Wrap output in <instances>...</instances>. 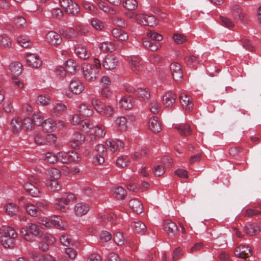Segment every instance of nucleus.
Masks as SVG:
<instances>
[{
  "label": "nucleus",
  "mask_w": 261,
  "mask_h": 261,
  "mask_svg": "<svg viewBox=\"0 0 261 261\" xmlns=\"http://www.w3.org/2000/svg\"><path fill=\"white\" fill-rule=\"evenodd\" d=\"M36 144L40 145L54 143L56 141V137L54 134H48L45 138L40 135L37 134L34 138Z\"/></svg>",
  "instance_id": "obj_7"
},
{
  "label": "nucleus",
  "mask_w": 261,
  "mask_h": 261,
  "mask_svg": "<svg viewBox=\"0 0 261 261\" xmlns=\"http://www.w3.org/2000/svg\"><path fill=\"white\" fill-rule=\"evenodd\" d=\"M41 125L43 129L46 132H54L56 128V123L51 118L43 121Z\"/></svg>",
  "instance_id": "obj_29"
},
{
  "label": "nucleus",
  "mask_w": 261,
  "mask_h": 261,
  "mask_svg": "<svg viewBox=\"0 0 261 261\" xmlns=\"http://www.w3.org/2000/svg\"><path fill=\"white\" fill-rule=\"evenodd\" d=\"M140 22L144 25L154 27L157 22L154 16L140 14L139 16Z\"/></svg>",
  "instance_id": "obj_16"
},
{
  "label": "nucleus",
  "mask_w": 261,
  "mask_h": 261,
  "mask_svg": "<svg viewBox=\"0 0 261 261\" xmlns=\"http://www.w3.org/2000/svg\"><path fill=\"white\" fill-rule=\"evenodd\" d=\"M4 234L6 236L10 237L11 238L15 239L17 237V233L11 227L8 226H4Z\"/></svg>",
  "instance_id": "obj_54"
},
{
  "label": "nucleus",
  "mask_w": 261,
  "mask_h": 261,
  "mask_svg": "<svg viewBox=\"0 0 261 261\" xmlns=\"http://www.w3.org/2000/svg\"><path fill=\"white\" fill-rule=\"evenodd\" d=\"M232 14L234 18L237 20L244 22L249 21L248 16L242 12L239 6L236 5L234 7Z\"/></svg>",
  "instance_id": "obj_17"
},
{
  "label": "nucleus",
  "mask_w": 261,
  "mask_h": 261,
  "mask_svg": "<svg viewBox=\"0 0 261 261\" xmlns=\"http://www.w3.org/2000/svg\"><path fill=\"white\" fill-rule=\"evenodd\" d=\"M40 237L42 238V240L47 243L50 245L54 244L56 242L55 238L50 233H45L42 234H41Z\"/></svg>",
  "instance_id": "obj_49"
},
{
  "label": "nucleus",
  "mask_w": 261,
  "mask_h": 261,
  "mask_svg": "<svg viewBox=\"0 0 261 261\" xmlns=\"http://www.w3.org/2000/svg\"><path fill=\"white\" fill-rule=\"evenodd\" d=\"M80 115L88 117L92 115L93 110L91 106L85 103H82L79 107Z\"/></svg>",
  "instance_id": "obj_23"
},
{
  "label": "nucleus",
  "mask_w": 261,
  "mask_h": 261,
  "mask_svg": "<svg viewBox=\"0 0 261 261\" xmlns=\"http://www.w3.org/2000/svg\"><path fill=\"white\" fill-rule=\"evenodd\" d=\"M37 101L42 106H46L50 103V99L48 96L40 95L38 97Z\"/></svg>",
  "instance_id": "obj_61"
},
{
  "label": "nucleus",
  "mask_w": 261,
  "mask_h": 261,
  "mask_svg": "<svg viewBox=\"0 0 261 261\" xmlns=\"http://www.w3.org/2000/svg\"><path fill=\"white\" fill-rule=\"evenodd\" d=\"M75 52L76 55L83 60L89 58V53L87 48L83 45H78L75 47Z\"/></svg>",
  "instance_id": "obj_25"
},
{
  "label": "nucleus",
  "mask_w": 261,
  "mask_h": 261,
  "mask_svg": "<svg viewBox=\"0 0 261 261\" xmlns=\"http://www.w3.org/2000/svg\"><path fill=\"white\" fill-rule=\"evenodd\" d=\"M185 63L188 67H193L198 64V61L196 56L189 54L185 57Z\"/></svg>",
  "instance_id": "obj_40"
},
{
  "label": "nucleus",
  "mask_w": 261,
  "mask_h": 261,
  "mask_svg": "<svg viewBox=\"0 0 261 261\" xmlns=\"http://www.w3.org/2000/svg\"><path fill=\"white\" fill-rule=\"evenodd\" d=\"M10 69L15 76H18L22 72V65L20 62H14L10 64Z\"/></svg>",
  "instance_id": "obj_32"
},
{
  "label": "nucleus",
  "mask_w": 261,
  "mask_h": 261,
  "mask_svg": "<svg viewBox=\"0 0 261 261\" xmlns=\"http://www.w3.org/2000/svg\"><path fill=\"white\" fill-rule=\"evenodd\" d=\"M22 129L26 131L31 130L34 127V124L31 118L25 117L22 122Z\"/></svg>",
  "instance_id": "obj_44"
},
{
  "label": "nucleus",
  "mask_w": 261,
  "mask_h": 261,
  "mask_svg": "<svg viewBox=\"0 0 261 261\" xmlns=\"http://www.w3.org/2000/svg\"><path fill=\"white\" fill-rule=\"evenodd\" d=\"M243 231L245 233L253 236L259 232L260 228L254 224H248L243 227Z\"/></svg>",
  "instance_id": "obj_24"
},
{
  "label": "nucleus",
  "mask_w": 261,
  "mask_h": 261,
  "mask_svg": "<svg viewBox=\"0 0 261 261\" xmlns=\"http://www.w3.org/2000/svg\"><path fill=\"white\" fill-rule=\"evenodd\" d=\"M69 88L73 93L79 94L84 90V86L80 80L73 79L70 82Z\"/></svg>",
  "instance_id": "obj_15"
},
{
  "label": "nucleus",
  "mask_w": 261,
  "mask_h": 261,
  "mask_svg": "<svg viewBox=\"0 0 261 261\" xmlns=\"http://www.w3.org/2000/svg\"><path fill=\"white\" fill-rule=\"evenodd\" d=\"M106 144L112 152L120 151L123 148V143L119 140L108 139Z\"/></svg>",
  "instance_id": "obj_12"
},
{
  "label": "nucleus",
  "mask_w": 261,
  "mask_h": 261,
  "mask_svg": "<svg viewBox=\"0 0 261 261\" xmlns=\"http://www.w3.org/2000/svg\"><path fill=\"white\" fill-rule=\"evenodd\" d=\"M113 36L121 41H125L128 39V35L123 30L120 29H113L112 30Z\"/></svg>",
  "instance_id": "obj_31"
},
{
  "label": "nucleus",
  "mask_w": 261,
  "mask_h": 261,
  "mask_svg": "<svg viewBox=\"0 0 261 261\" xmlns=\"http://www.w3.org/2000/svg\"><path fill=\"white\" fill-rule=\"evenodd\" d=\"M82 69L85 78L87 81L92 82L96 79L98 72L92 67L91 64H84Z\"/></svg>",
  "instance_id": "obj_5"
},
{
  "label": "nucleus",
  "mask_w": 261,
  "mask_h": 261,
  "mask_svg": "<svg viewBox=\"0 0 261 261\" xmlns=\"http://www.w3.org/2000/svg\"><path fill=\"white\" fill-rule=\"evenodd\" d=\"M234 253L239 258H246L252 255V251L249 246L240 245L235 248Z\"/></svg>",
  "instance_id": "obj_4"
},
{
  "label": "nucleus",
  "mask_w": 261,
  "mask_h": 261,
  "mask_svg": "<svg viewBox=\"0 0 261 261\" xmlns=\"http://www.w3.org/2000/svg\"><path fill=\"white\" fill-rule=\"evenodd\" d=\"M149 128L154 133H159L162 130L161 123L156 116L151 117L148 122Z\"/></svg>",
  "instance_id": "obj_21"
},
{
  "label": "nucleus",
  "mask_w": 261,
  "mask_h": 261,
  "mask_svg": "<svg viewBox=\"0 0 261 261\" xmlns=\"http://www.w3.org/2000/svg\"><path fill=\"white\" fill-rule=\"evenodd\" d=\"M179 100L182 107L186 111H191L193 107V103L192 100L188 97L187 95H181L179 96Z\"/></svg>",
  "instance_id": "obj_26"
},
{
  "label": "nucleus",
  "mask_w": 261,
  "mask_h": 261,
  "mask_svg": "<svg viewBox=\"0 0 261 261\" xmlns=\"http://www.w3.org/2000/svg\"><path fill=\"white\" fill-rule=\"evenodd\" d=\"M106 133L105 127L103 125H97L95 128V135L98 137H103Z\"/></svg>",
  "instance_id": "obj_64"
},
{
  "label": "nucleus",
  "mask_w": 261,
  "mask_h": 261,
  "mask_svg": "<svg viewBox=\"0 0 261 261\" xmlns=\"http://www.w3.org/2000/svg\"><path fill=\"white\" fill-rule=\"evenodd\" d=\"M91 25L97 30H101L104 28L103 22L98 18H93L91 21Z\"/></svg>",
  "instance_id": "obj_60"
},
{
  "label": "nucleus",
  "mask_w": 261,
  "mask_h": 261,
  "mask_svg": "<svg viewBox=\"0 0 261 261\" xmlns=\"http://www.w3.org/2000/svg\"><path fill=\"white\" fill-rule=\"evenodd\" d=\"M15 24L18 28H24L27 25V21L22 16H17L14 19Z\"/></svg>",
  "instance_id": "obj_57"
},
{
  "label": "nucleus",
  "mask_w": 261,
  "mask_h": 261,
  "mask_svg": "<svg viewBox=\"0 0 261 261\" xmlns=\"http://www.w3.org/2000/svg\"><path fill=\"white\" fill-rule=\"evenodd\" d=\"M118 60L114 55L107 56L102 62L103 67L107 70L115 69L118 65Z\"/></svg>",
  "instance_id": "obj_6"
},
{
  "label": "nucleus",
  "mask_w": 261,
  "mask_h": 261,
  "mask_svg": "<svg viewBox=\"0 0 261 261\" xmlns=\"http://www.w3.org/2000/svg\"><path fill=\"white\" fill-rule=\"evenodd\" d=\"M163 228L169 236H174L178 231V227L176 224L170 220H166L164 221Z\"/></svg>",
  "instance_id": "obj_13"
},
{
  "label": "nucleus",
  "mask_w": 261,
  "mask_h": 261,
  "mask_svg": "<svg viewBox=\"0 0 261 261\" xmlns=\"http://www.w3.org/2000/svg\"><path fill=\"white\" fill-rule=\"evenodd\" d=\"M74 139L73 140V144L75 145L73 146L74 147L79 146L85 140V136L79 133H76L74 134Z\"/></svg>",
  "instance_id": "obj_51"
},
{
  "label": "nucleus",
  "mask_w": 261,
  "mask_h": 261,
  "mask_svg": "<svg viewBox=\"0 0 261 261\" xmlns=\"http://www.w3.org/2000/svg\"><path fill=\"white\" fill-rule=\"evenodd\" d=\"M23 207L28 214L33 217H36L39 215L36 205L27 203L24 205Z\"/></svg>",
  "instance_id": "obj_35"
},
{
  "label": "nucleus",
  "mask_w": 261,
  "mask_h": 261,
  "mask_svg": "<svg viewBox=\"0 0 261 261\" xmlns=\"http://www.w3.org/2000/svg\"><path fill=\"white\" fill-rule=\"evenodd\" d=\"M5 211L8 215L12 216L16 215L18 208L15 204L9 203L5 206Z\"/></svg>",
  "instance_id": "obj_43"
},
{
  "label": "nucleus",
  "mask_w": 261,
  "mask_h": 261,
  "mask_svg": "<svg viewBox=\"0 0 261 261\" xmlns=\"http://www.w3.org/2000/svg\"><path fill=\"white\" fill-rule=\"evenodd\" d=\"M173 38L175 42L178 44H180L186 42V37L182 34L175 33L173 34Z\"/></svg>",
  "instance_id": "obj_63"
},
{
  "label": "nucleus",
  "mask_w": 261,
  "mask_h": 261,
  "mask_svg": "<svg viewBox=\"0 0 261 261\" xmlns=\"http://www.w3.org/2000/svg\"><path fill=\"white\" fill-rule=\"evenodd\" d=\"M132 70L136 74H139L143 70V65L141 61L136 57L133 58L129 62Z\"/></svg>",
  "instance_id": "obj_18"
},
{
  "label": "nucleus",
  "mask_w": 261,
  "mask_h": 261,
  "mask_svg": "<svg viewBox=\"0 0 261 261\" xmlns=\"http://www.w3.org/2000/svg\"><path fill=\"white\" fill-rule=\"evenodd\" d=\"M77 67H79L77 64L72 59H68L65 63V69L63 67H60L58 71H60L63 75L65 74L66 72L70 73H74L76 71Z\"/></svg>",
  "instance_id": "obj_11"
},
{
  "label": "nucleus",
  "mask_w": 261,
  "mask_h": 261,
  "mask_svg": "<svg viewBox=\"0 0 261 261\" xmlns=\"http://www.w3.org/2000/svg\"><path fill=\"white\" fill-rule=\"evenodd\" d=\"M114 193L118 199H124L126 195V190L122 187H117L114 188Z\"/></svg>",
  "instance_id": "obj_41"
},
{
  "label": "nucleus",
  "mask_w": 261,
  "mask_h": 261,
  "mask_svg": "<svg viewBox=\"0 0 261 261\" xmlns=\"http://www.w3.org/2000/svg\"><path fill=\"white\" fill-rule=\"evenodd\" d=\"M124 8L129 10H134L137 8L138 4L136 0H124L123 2Z\"/></svg>",
  "instance_id": "obj_46"
},
{
  "label": "nucleus",
  "mask_w": 261,
  "mask_h": 261,
  "mask_svg": "<svg viewBox=\"0 0 261 261\" xmlns=\"http://www.w3.org/2000/svg\"><path fill=\"white\" fill-rule=\"evenodd\" d=\"M31 119L35 125L40 126L43 122V118L40 113L34 114Z\"/></svg>",
  "instance_id": "obj_59"
},
{
  "label": "nucleus",
  "mask_w": 261,
  "mask_h": 261,
  "mask_svg": "<svg viewBox=\"0 0 261 261\" xmlns=\"http://www.w3.org/2000/svg\"><path fill=\"white\" fill-rule=\"evenodd\" d=\"M76 200V198L74 194L65 193L62 195L61 197L56 198L54 200V205L57 209L65 212L68 208L67 206Z\"/></svg>",
  "instance_id": "obj_1"
},
{
  "label": "nucleus",
  "mask_w": 261,
  "mask_h": 261,
  "mask_svg": "<svg viewBox=\"0 0 261 261\" xmlns=\"http://www.w3.org/2000/svg\"><path fill=\"white\" fill-rule=\"evenodd\" d=\"M59 161L64 164H69L71 162L77 163L80 161L79 154L75 151L64 152L58 153Z\"/></svg>",
  "instance_id": "obj_2"
},
{
  "label": "nucleus",
  "mask_w": 261,
  "mask_h": 261,
  "mask_svg": "<svg viewBox=\"0 0 261 261\" xmlns=\"http://www.w3.org/2000/svg\"><path fill=\"white\" fill-rule=\"evenodd\" d=\"M45 160L50 164H55L59 161L58 155H56L51 152L45 154Z\"/></svg>",
  "instance_id": "obj_50"
},
{
  "label": "nucleus",
  "mask_w": 261,
  "mask_h": 261,
  "mask_svg": "<svg viewBox=\"0 0 261 261\" xmlns=\"http://www.w3.org/2000/svg\"><path fill=\"white\" fill-rule=\"evenodd\" d=\"M46 185L50 190L53 191H58L61 189V185L57 179H55L47 180Z\"/></svg>",
  "instance_id": "obj_36"
},
{
  "label": "nucleus",
  "mask_w": 261,
  "mask_h": 261,
  "mask_svg": "<svg viewBox=\"0 0 261 261\" xmlns=\"http://www.w3.org/2000/svg\"><path fill=\"white\" fill-rule=\"evenodd\" d=\"M136 94L138 95L139 99L142 101H146L150 97V92L147 89L138 88L136 90Z\"/></svg>",
  "instance_id": "obj_33"
},
{
  "label": "nucleus",
  "mask_w": 261,
  "mask_h": 261,
  "mask_svg": "<svg viewBox=\"0 0 261 261\" xmlns=\"http://www.w3.org/2000/svg\"><path fill=\"white\" fill-rule=\"evenodd\" d=\"M170 71L173 79L176 81H180L183 77L181 65L177 63H173L170 65Z\"/></svg>",
  "instance_id": "obj_10"
},
{
  "label": "nucleus",
  "mask_w": 261,
  "mask_h": 261,
  "mask_svg": "<svg viewBox=\"0 0 261 261\" xmlns=\"http://www.w3.org/2000/svg\"><path fill=\"white\" fill-rule=\"evenodd\" d=\"M119 103L122 108L128 110L133 108L134 101L131 96H125L121 98Z\"/></svg>",
  "instance_id": "obj_22"
},
{
  "label": "nucleus",
  "mask_w": 261,
  "mask_h": 261,
  "mask_svg": "<svg viewBox=\"0 0 261 261\" xmlns=\"http://www.w3.org/2000/svg\"><path fill=\"white\" fill-rule=\"evenodd\" d=\"M129 205L131 209L137 214H140L143 211L142 203L137 199L131 200L129 202Z\"/></svg>",
  "instance_id": "obj_28"
},
{
  "label": "nucleus",
  "mask_w": 261,
  "mask_h": 261,
  "mask_svg": "<svg viewBox=\"0 0 261 261\" xmlns=\"http://www.w3.org/2000/svg\"><path fill=\"white\" fill-rule=\"evenodd\" d=\"M26 61L28 65L33 68H38L42 64V61L39 57L33 54L27 55Z\"/></svg>",
  "instance_id": "obj_14"
},
{
  "label": "nucleus",
  "mask_w": 261,
  "mask_h": 261,
  "mask_svg": "<svg viewBox=\"0 0 261 261\" xmlns=\"http://www.w3.org/2000/svg\"><path fill=\"white\" fill-rule=\"evenodd\" d=\"M132 226L137 233H144L146 230V225L141 221L134 222Z\"/></svg>",
  "instance_id": "obj_42"
},
{
  "label": "nucleus",
  "mask_w": 261,
  "mask_h": 261,
  "mask_svg": "<svg viewBox=\"0 0 261 261\" xmlns=\"http://www.w3.org/2000/svg\"><path fill=\"white\" fill-rule=\"evenodd\" d=\"M79 127L83 131L89 132L90 130V129L93 127V126L92 125V124H90L88 120H83V121L80 124Z\"/></svg>",
  "instance_id": "obj_62"
},
{
  "label": "nucleus",
  "mask_w": 261,
  "mask_h": 261,
  "mask_svg": "<svg viewBox=\"0 0 261 261\" xmlns=\"http://www.w3.org/2000/svg\"><path fill=\"white\" fill-rule=\"evenodd\" d=\"M163 104L165 108L172 109L174 106L176 96L171 91L166 92L163 96Z\"/></svg>",
  "instance_id": "obj_8"
},
{
  "label": "nucleus",
  "mask_w": 261,
  "mask_h": 261,
  "mask_svg": "<svg viewBox=\"0 0 261 261\" xmlns=\"http://www.w3.org/2000/svg\"><path fill=\"white\" fill-rule=\"evenodd\" d=\"M62 35L68 38H74L77 36L78 33L74 29L71 28L63 31Z\"/></svg>",
  "instance_id": "obj_48"
},
{
  "label": "nucleus",
  "mask_w": 261,
  "mask_h": 261,
  "mask_svg": "<svg viewBox=\"0 0 261 261\" xmlns=\"http://www.w3.org/2000/svg\"><path fill=\"white\" fill-rule=\"evenodd\" d=\"M89 210L88 205L84 202H79L74 206V212L76 216H82L87 213Z\"/></svg>",
  "instance_id": "obj_19"
},
{
  "label": "nucleus",
  "mask_w": 261,
  "mask_h": 261,
  "mask_svg": "<svg viewBox=\"0 0 261 261\" xmlns=\"http://www.w3.org/2000/svg\"><path fill=\"white\" fill-rule=\"evenodd\" d=\"M91 103L95 110L99 113L101 114L102 112V108L105 107V105L102 103L100 100L97 98H93L91 100Z\"/></svg>",
  "instance_id": "obj_47"
},
{
  "label": "nucleus",
  "mask_w": 261,
  "mask_h": 261,
  "mask_svg": "<svg viewBox=\"0 0 261 261\" xmlns=\"http://www.w3.org/2000/svg\"><path fill=\"white\" fill-rule=\"evenodd\" d=\"M24 189L33 197H39L40 191L38 187L31 182H26L24 186Z\"/></svg>",
  "instance_id": "obj_27"
},
{
  "label": "nucleus",
  "mask_w": 261,
  "mask_h": 261,
  "mask_svg": "<svg viewBox=\"0 0 261 261\" xmlns=\"http://www.w3.org/2000/svg\"><path fill=\"white\" fill-rule=\"evenodd\" d=\"M183 255L182 249L180 247L175 248L172 254V259L173 261H177Z\"/></svg>",
  "instance_id": "obj_55"
},
{
  "label": "nucleus",
  "mask_w": 261,
  "mask_h": 261,
  "mask_svg": "<svg viewBox=\"0 0 261 261\" xmlns=\"http://www.w3.org/2000/svg\"><path fill=\"white\" fill-rule=\"evenodd\" d=\"M11 128L15 134L18 133L22 129L21 120L18 117H15L11 120Z\"/></svg>",
  "instance_id": "obj_30"
},
{
  "label": "nucleus",
  "mask_w": 261,
  "mask_h": 261,
  "mask_svg": "<svg viewBox=\"0 0 261 261\" xmlns=\"http://www.w3.org/2000/svg\"><path fill=\"white\" fill-rule=\"evenodd\" d=\"M1 239L2 244L5 248H11L14 246V240L10 237L3 235Z\"/></svg>",
  "instance_id": "obj_38"
},
{
  "label": "nucleus",
  "mask_w": 261,
  "mask_h": 261,
  "mask_svg": "<svg viewBox=\"0 0 261 261\" xmlns=\"http://www.w3.org/2000/svg\"><path fill=\"white\" fill-rule=\"evenodd\" d=\"M148 39L154 42H159L163 39V36L159 33L151 31H148L146 34Z\"/></svg>",
  "instance_id": "obj_45"
},
{
  "label": "nucleus",
  "mask_w": 261,
  "mask_h": 261,
  "mask_svg": "<svg viewBox=\"0 0 261 261\" xmlns=\"http://www.w3.org/2000/svg\"><path fill=\"white\" fill-rule=\"evenodd\" d=\"M149 109L153 114H157L161 110V105L155 100H152L149 104Z\"/></svg>",
  "instance_id": "obj_52"
},
{
  "label": "nucleus",
  "mask_w": 261,
  "mask_h": 261,
  "mask_svg": "<svg viewBox=\"0 0 261 261\" xmlns=\"http://www.w3.org/2000/svg\"><path fill=\"white\" fill-rule=\"evenodd\" d=\"M116 124L120 131H125L127 129V119L125 117L121 116L115 120Z\"/></svg>",
  "instance_id": "obj_39"
},
{
  "label": "nucleus",
  "mask_w": 261,
  "mask_h": 261,
  "mask_svg": "<svg viewBox=\"0 0 261 261\" xmlns=\"http://www.w3.org/2000/svg\"><path fill=\"white\" fill-rule=\"evenodd\" d=\"M178 133L184 136H189L191 134V129L190 125L187 123L180 124L176 126Z\"/></svg>",
  "instance_id": "obj_34"
},
{
  "label": "nucleus",
  "mask_w": 261,
  "mask_h": 261,
  "mask_svg": "<svg viewBox=\"0 0 261 261\" xmlns=\"http://www.w3.org/2000/svg\"><path fill=\"white\" fill-rule=\"evenodd\" d=\"M114 240L118 245H123L125 242V239L123 234L120 232H117L114 234Z\"/></svg>",
  "instance_id": "obj_58"
},
{
  "label": "nucleus",
  "mask_w": 261,
  "mask_h": 261,
  "mask_svg": "<svg viewBox=\"0 0 261 261\" xmlns=\"http://www.w3.org/2000/svg\"><path fill=\"white\" fill-rule=\"evenodd\" d=\"M20 232L26 241L29 242L34 241V237L31 236L29 233V231H28V226L27 228H22Z\"/></svg>",
  "instance_id": "obj_56"
},
{
  "label": "nucleus",
  "mask_w": 261,
  "mask_h": 261,
  "mask_svg": "<svg viewBox=\"0 0 261 261\" xmlns=\"http://www.w3.org/2000/svg\"><path fill=\"white\" fill-rule=\"evenodd\" d=\"M45 39L47 43L55 46L60 44L62 41L60 35L54 31L48 32L46 35Z\"/></svg>",
  "instance_id": "obj_9"
},
{
  "label": "nucleus",
  "mask_w": 261,
  "mask_h": 261,
  "mask_svg": "<svg viewBox=\"0 0 261 261\" xmlns=\"http://www.w3.org/2000/svg\"><path fill=\"white\" fill-rule=\"evenodd\" d=\"M142 41L144 46L151 51H155L161 47L160 43L157 41L154 42L148 38H144Z\"/></svg>",
  "instance_id": "obj_20"
},
{
  "label": "nucleus",
  "mask_w": 261,
  "mask_h": 261,
  "mask_svg": "<svg viewBox=\"0 0 261 261\" xmlns=\"http://www.w3.org/2000/svg\"><path fill=\"white\" fill-rule=\"evenodd\" d=\"M29 233L34 237H40L41 234V230L39 226L35 223H30L28 225Z\"/></svg>",
  "instance_id": "obj_37"
},
{
  "label": "nucleus",
  "mask_w": 261,
  "mask_h": 261,
  "mask_svg": "<svg viewBox=\"0 0 261 261\" xmlns=\"http://www.w3.org/2000/svg\"><path fill=\"white\" fill-rule=\"evenodd\" d=\"M60 3L62 7L69 14L76 15L80 12L78 5L72 0H60Z\"/></svg>",
  "instance_id": "obj_3"
},
{
  "label": "nucleus",
  "mask_w": 261,
  "mask_h": 261,
  "mask_svg": "<svg viewBox=\"0 0 261 261\" xmlns=\"http://www.w3.org/2000/svg\"><path fill=\"white\" fill-rule=\"evenodd\" d=\"M66 109L65 105L62 103H56L53 108V114L55 116H58V114L64 112Z\"/></svg>",
  "instance_id": "obj_53"
}]
</instances>
